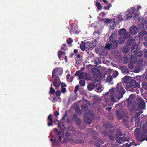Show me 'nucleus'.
I'll list each match as a JSON object with an SVG mask.
<instances>
[{"label": "nucleus", "mask_w": 147, "mask_h": 147, "mask_svg": "<svg viewBox=\"0 0 147 147\" xmlns=\"http://www.w3.org/2000/svg\"><path fill=\"white\" fill-rule=\"evenodd\" d=\"M127 77L125 76L124 78V82L127 83L126 87L127 88H130V90L132 92L136 91L137 88L140 87V85L139 83L136 82V80L134 79H131L130 81L128 79H127Z\"/></svg>", "instance_id": "f257e3e1"}, {"label": "nucleus", "mask_w": 147, "mask_h": 147, "mask_svg": "<svg viewBox=\"0 0 147 147\" xmlns=\"http://www.w3.org/2000/svg\"><path fill=\"white\" fill-rule=\"evenodd\" d=\"M115 135L114 136V134L113 133L109 134L108 137L109 140H113L115 137L116 142H118L120 144L127 141V139L124 136H123L120 132H117Z\"/></svg>", "instance_id": "f03ea898"}, {"label": "nucleus", "mask_w": 147, "mask_h": 147, "mask_svg": "<svg viewBox=\"0 0 147 147\" xmlns=\"http://www.w3.org/2000/svg\"><path fill=\"white\" fill-rule=\"evenodd\" d=\"M116 88V92L115 93L114 92V95L116 98L117 99L118 101H119L123 98V95L125 92V91L122 84L120 83L117 84Z\"/></svg>", "instance_id": "7ed1b4c3"}, {"label": "nucleus", "mask_w": 147, "mask_h": 147, "mask_svg": "<svg viewBox=\"0 0 147 147\" xmlns=\"http://www.w3.org/2000/svg\"><path fill=\"white\" fill-rule=\"evenodd\" d=\"M114 88H113L110 89L109 92L104 95L103 101L106 102H108L110 100L111 102H116V101L114 96Z\"/></svg>", "instance_id": "20e7f679"}, {"label": "nucleus", "mask_w": 147, "mask_h": 147, "mask_svg": "<svg viewBox=\"0 0 147 147\" xmlns=\"http://www.w3.org/2000/svg\"><path fill=\"white\" fill-rule=\"evenodd\" d=\"M63 72L62 69L60 67H56L54 68L53 71L52 78H53L54 76L56 77L58 76L61 74Z\"/></svg>", "instance_id": "39448f33"}, {"label": "nucleus", "mask_w": 147, "mask_h": 147, "mask_svg": "<svg viewBox=\"0 0 147 147\" xmlns=\"http://www.w3.org/2000/svg\"><path fill=\"white\" fill-rule=\"evenodd\" d=\"M60 83H61L59 78L57 76L55 77L53 82V84L56 89H58L59 87Z\"/></svg>", "instance_id": "423d86ee"}, {"label": "nucleus", "mask_w": 147, "mask_h": 147, "mask_svg": "<svg viewBox=\"0 0 147 147\" xmlns=\"http://www.w3.org/2000/svg\"><path fill=\"white\" fill-rule=\"evenodd\" d=\"M138 107L139 108L144 109L145 107V103L144 100L141 97L138 100Z\"/></svg>", "instance_id": "0eeeda50"}, {"label": "nucleus", "mask_w": 147, "mask_h": 147, "mask_svg": "<svg viewBox=\"0 0 147 147\" xmlns=\"http://www.w3.org/2000/svg\"><path fill=\"white\" fill-rule=\"evenodd\" d=\"M137 61V59L136 58L135 56L133 54L131 55V57L129 59V62L131 64V66H129V67L130 69H132L133 68L132 65L135 63Z\"/></svg>", "instance_id": "6e6552de"}, {"label": "nucleus", "mask_w": 147, "mask_h": 147, "mask_svg": "<svg viewBox=\"0 0 147 147\" xmlns=\"http://www.w3.org/2000/svg\"><path fill=\"white\" fill-rule=\"evenodd\" d=\"M87 76L88 74L86 73L82 72L79 75V78L80 79H84L88 80H91L92 78H88Z\"/></svg>", "instance_id": "1a4fd4ad"}, {"label": "nucleus", "mask_w": 147, "mask_h": 147, "mask_svg": "<svg viewBox=\"0 0 147 147\" xmlns=\"http://www.w3.org/2000/svg\"><path fill=\"white\" fill-rule=\"evenodd\" d=\"M139 39L138 38L137 36H135L133 38H131L129 39H128L126 42L127 45L129 46L131 45L132 43L134 44L136 43V40H138Z\"/></svg>", "instance_id": "9d476101"}, {"label": "nucleus", "mask_w": 147, "mask_h": 147, "mask_svg": "<svg viewBox=\"0 0 147 147\" xmlns=\"http://www.w3.org/2000/svg\"><path fill=\"white\" fill-rule=\"evenodd\" d=\"M120 69L122 73L124 74H128L129 73V70L128 68L125 66H122L120 67Z\"/></svg>", "instance_id": "9b49d317"}, {"label": "nucleus", "mask_w": 147, "mask_h": 147, "mask_svg": "<svg viewBox=\"0 0 147 147\" xmlns=\"http://www.w3.org/2000/svg\"><path fill=\"white\" fill-rule=\"evenodd\" d=\"M53 115L52 114H50L48 117V120H49L50 122H49L48 123L47 125L49 126L53 125V123L55 121L53 122L52 119V116Z\"/></svg>", "instance_id": "f8f14e48"}, {"label": "nucleus", "mask_w": 147, "mask_h": 147, "mask_svg": "<svg viewBox=\"0 0 147 147\" xmlns=\"http://www.w3.org/2000/svg\"><path fill=\"white\" fill-rule=\"evenodd\" d=\"M138 46L137 44L135 43L134 44V45L131 47V51L132 53H134L136 51H138Z\"/></svg>", "instance_id": "ddd939ff"}, {"label": "nucleus", "mask_w": 147, "mask_h": 147, "mask_svg": "<svg viewBox=\"0 0 147 147\" xmlns=\"http://www.w3.org/2000/svg\"><path fill=\"white\" fill-rule=\"evenodd\" d=\"M130 33L132 34H136L137 33L138 28L136 26L131 27L130 29Z\"/></svg>", "instance_id": "4468645a"}, {"label": "nucleus", "mask_w": 147, "mask_h": 147, "mask_svg": "<svg viewBox=\"0 0 147 147\" xmlns=\"http://www.w3.org/2000/svg\"><path fill=\"white\" fill-rule=\"evenodd\" d=\"M116 114L118 118L119 119H122L124 118V116L120 112L119 110H117L115 111Z\"/></svg>", "instance_id": "2eb2a0df"}, {"label": "nucleus", "mask_w": 147, "mask_h": 147, "mask_svg": "<svg viewBox=\"0 0 147 147\" xmlns=\"http://www.w3.org/2000/svg\"><path fill=\"white\" fill-rule=\"evenodd\" d=\"M103 127L106 130H108L109 128H111L113 127L111 123L109 122L105 123L103 125Z\"/></svg>", "instance_id": "dca6fc26"}, {"label": "nucleus", "mask_w": 147, "mask_h": 147, "mask_svg": "<svg viewBox=\"0 0 147 147\" xmlns=\"http://www.w3.org/2000/svg\"><path fill=\"white\" fill-rule=\"evenodd\" d=\"M134 53V55L136 57L138 58H140L143 55V53L142 51L140 52H138V51H136Z\"/></svg>", "instance_id": "f3484780"}, {"label": "nucleus", "mask_w": 147, "mask_h": 147, "mask_svg": "<svg viewBox=\"0 0 147 147\" xmlns=\"http://www.w3.org/2000/svg\"><path fill=\"white\" fill-rule=\"evenodd\" d=\"M95 86V84L92 83L89 84L87 86L88 90L89 91L92 90Z\"/></svg>", "instance_id": "a211bd4d"}, {"label": "nucleus", "mask_w": 147, "mask_h": 147, "mask_svg": "<svg viewBox=\"0 0 147 147\" xmlns=\"http://www.w3.org/2000/svg\"><path fill=\"white\" fill-rule=\"evenodd\" d=\"M111 43H112V44L114 49H116L119 43L118 41L117 40H115Z\"/></svg>", "instance_id": "6ab92c4d"}, {"label": "nucleus", "mask_w": 147, "mask_h": 147, "mask_svg": "<svg viewBox=\"0 0 147 147\" xmlns=\"http://www.w3.org/2000/svg\"><path fill=\"white\" fill-rule=\"evenodd\" d=\"M135 136L137 141H141V140H140V132L139 131L135 132Z\"/></svg>", "instance_id": "aec40b11"}, {"label": "nucleus", "mask_w": 147, "mask_h": 147, "mask_svg": "<svg viewBox=\"0 0 147 147\" xmlns=\"http://www.w3.org/2000/svg\"><path fill=\"white\" fill-rule=\"evenodd\" d=\"M64 142L66 143H67L69 141H71V143H73L74 142V140L71 138H69L68 137H67L64 139Z\"/></svg>", "instance_id": "412c9836"}, {"label": "nucleus", "mask_w": 147, "mask_h": 147, "mask_svg": "<svg viewBox=\"0 0 147 147\" xmlns=\"http://www.w3.org/2000/svg\"><path fill=\"white\" fill-rule=\"evenodd\" d=\"M115 34L113 33H112L111 35L109 38V42L111 43L113 42L115 40Z\"/></svg>", "instance_id": "4be33fe9"}, {"label": "nucleus", "mask_w": 147, "mask_h": 147, "mask_svg": "<svg viewBox=\"0 0 147 147\" xmlns=\"http://www.w3.org/2000/svg\"><path fill=\"white\" fill-rule=\"evenodd\" d=\"M105 49L110 50L111 49H113L112 44L109 43H106L105 46Z\"/></svg>", "instance_id": "5701e85b"}, {"label": "nucleus", "mask_w": 147, "mask_h": 147, "mask_svg": "<svg viewBox=\"0 0 147 147\" xmlns=\"http://www.w3.org/2000/svg\"><path fill=\"white\" fill-rule=\"evenodd\" d=\"M85 44L86 43L84 41H82L81 42L80 45V47L82 51H84L85 50V48L86 47L85 46Z\"/></svg>", "instance_id": "b1692460"}, {"label": "nucleus", "mask_w": 147, "mask_h": 147, "mask_svg": "<svg viewBox=\"0 0 147 147\" xmlns=\"http://www.w3.org/2000/svg\"><path fill=\"white\" fill-rule=\"evenodd\" d=\"M63 84V82L61 83V87L62 88L61 90V91L62 93H64L66 92V88L64 87H66V85L65 84H64L63 85H62V84Z\"/></svg>", "instance_id": "393cba45"}, {"label": "nucleus", "mask_w": 147, "mask_h": 147, "mask_svg": "<svg viewBox=\"0 0 147 147\" xmlns=\"http://www.w3.org/2000/svg\"><path fill=\"white\" fill-rule=\"evenodd\" d=\"M128 105V108L129 110L131 112H133L134 111V109L135 108V106L134 104H131V105Z\"/></svg>", "instance_id": "a878e982"}, {"label": "nucleus", "mask_w": 147, "mask_h": 147, "mask_svg": "<svg viewBox=\"0 0 147 147\" xmlns=\"http://www.w3.org/2000/svg\"><path fill=\"white\" fill-rule=\"evenodd\" d=\"M147 129H145L142 131L141 132V138L142 139L144 138L147 135Z\"/></svg>", "instance_id": "bb28decb"}, {"label": "nucleus", "mask_w": 147, "mask_h": 147, "mask_svg": "<svg viewBox=\"0 0 147 147\" xmlns=\"http://www.w3.org/2000/svg\"><path fill=\"white\" fill-rule=\"evenodd\" d=\"M84 120L87 124L90 125L91 124V121L88 117H86L84 118Z\"/></svg>", "instance_id": "cd10ccee"}, {"label": "nucleus", "mask_w": 147, "mask_h": 147, "mask_svg": "<svg viewBox=\"0 0 147 147\" xmlns=\"http://www.w3.org/2000/svg\"><path fill=\"white\" fill-rule=\"evenodd\" d=\"M133 118L135 121L136 123H138L140 122V119L139 116L135 115L134 117H133Z\"/></svg>", "instance_id": "c85d7f7f"}, {"label": "nucleus", "mask_w": 147, "mask_h": 147, "mask_svg": "<svg viewBox=\"0 0 147 147\" xmlns=\"http://www.w3.org/2000/svg\"><path fill=\"white\" fill-rule=\"evenodd\" d=\"M126 30L124 28L120 29L119 32V35H122L126 32Z\"/></svg>", "instance_id": "c756f323"}, {"label": "nucleus", "mask_w": 147, "mask_h": 147, "mask_svg": "<svg viewBox=\"0 0 147 147\" xmlns=\"http://www.w3.org/2000/svg\"><path fill=\"white\" fill-rule=\"evenodd\" d=\"M76 64L78 65L80 64L82 61V58H76Z\"/></svg>", "instance_id": "7c9ffc66"}, {"label": "nucleus", "mask_w": 147, "mask_h": 147, "mask_svg": "<svg viewBox=\"0 0 147 147\" xmlns=\"http://www.w3.org/2000/svg\"><path fill=\"white\" fill-rule=\"evenodd\" d=\"M88 108V105L86 104L82 105L81 106V108L82 111H86Z\"/></svg>", "instance_id": "2f4dec72"}, {"label": "nucleus", "mask_w": 147, "mask_h": 147, "mask_svg": "<svg viewBox=\"0 0 147 147\" xmlns=\"http://www.w3.org/2000/svg\"><path fill=\"white\" fill-rule=\"evenodd\" d=\"M118 41V43H119V44L121 45L125 41V39L123 37L121 36L119 37Z\"/></svg>", "instance_id": "473e14b6"}, {"label": "nucleus", "mask_w": 147, "mask_h": 147, "mask_svg": "<svg viewBox=\"0 0 147 147\" xmlns=\"http://www.w3.org/2000/svg\"><path fill=\"white\" fill-rule=\"evenodd\" d=\"M129 50V48L127 46H124L123 48V50L124 52L126 53Z\"/></svg>", "instance_id": "72a5a7b5"}, {"label": "nucleus", "mask_w": 147, "mask_h": 147, "mask_svg": "<svg viewBox=\"0 0 147 147\" xmlns=\"http://www.w3.org/2000/svg\"><path fill=\"white\" fill-rule=\"evenodd\" d=\"M90 142L91 144H93L94 146H96L97 147H99L100 146V144L98 142H97L94 141H90Z\"/></svg>", "instance_id": "f704fd0d"}, {"label": "nucleus", "mask_w": 147, "mask_h": 147, "mask_svg": "<svg viewBox=\"0 0 147 147\" xmlns=\"http://www.w3.org/2000/svg\"><path fill=\"white\" fill-rule=\"evenodd\" d=\"M136 8L135 7H131L130 9L128 11L129 13H132V14L134 13L136 11Z\"/></svg>", "instance_id": "c9c22d12"}, {"label": "nucleus", "mask_w": 147, "mask_h": 147, "mask_svg": "<svg viewBox=\"0 0 147 147\" xmlns=\"http://www.w3.org/2000/svg\"><path fill=\"white\" fill-rule=\"evenodd\" d=\"M52 84H51V87L50 88V91L49 92L50 95H51L52 94H53L55 92V90L52 87Z\"/></svg>", "instance_id": "e433bc0d"}, {"label": "nucleus", "mask_w": 147, "mask_h": 147, "mask_svg": "<svg viewBox=\"0 0 147 147\" xmlns=\"http://www.w3.org/2000/svg\"><path fill=\"white\" fill-rule=\"evenodd\" d=\"M94 47V46L92 44L91 42L89 44L88 47H86V49H88V50H91L93 49Z\"/></svg>", "instance_id": "4c0bfd02"}, {"label": "nucleus", "mask_w": 147, "mask_h": 147, "mask_svg": "<svg viewBox=\"0 0 147 147\" xmlns=\"http://www.w3.org/2000/svg\"><path fill=\"white\" fill-rule=\"evenodd\" d=\"M142 88L146 90L147 91V82H143L142 84Z\"/></svg>", "instance_id": "58836bf2"}, {"label": "nucleus", "mask_w": 147, "mask_h": 147, "mask_svg": "<svg viewBox=\"0 0 147 147\" xmlns=\"http://www.w3.org/2000/svg\"><path fill=\"white\" fill-rule=\"evenodd\" d=\"M130 13L128 14L125 16V18L127 20H129L131 19L133 16V14L132 13Z\"/></svg>", "instance_id": "ea45409f"}, {"label": "nucleus", "mask_w": 147, "mask_h": 147, "mask_svg": "<svg viewBox=\"0 0 147 147\" xmlns=\"http://www.w3.org/2000/svg\"><path fill=\"white\" fill-rule=\"evenodd\" d=\"M94 63L95 64L98 65L99 63H101V61L99 58L97 57L95 58Z\"/></svg>", "instance_id": "a19ab883"}, {"label": "nucleus", "mask_w": 147, "mask_h": 147, "mask_svg": "<svg viewBox=\"0 0 147 147\" xmlns=\"http://www.w3.org/2000/svg\"><path fill=\"white\" fill-rule=\"evenodd\" d=\"M96 6L97 7V9L100 10L102 8V6L100 5V3L98 2L97 1L96 3Z\"/></svg>", "instance_id": "79ce46f5"}, {"label": "nucleus", "mask_w": 147, "mask_h": 147, "mask_svg": "<svg viewBox=\"0 0 147 147\" xmlns=\"http://www.w3.org/2000/svg\"><path fill=\"white\" fill-rule=\"evenodd\" d=\"M67 43L69 46H71V43L73 42V40L71 38H69L67 40Z\"/></svg>", "instance_id": "37998d69"}, {"label": "nucleus", "mask_w": 147, "mask_h": 147, "mask_svg": "<svg viewBox=\"0 0 147 147\" xmlns=\"http://www.w3.org/2000/svg\"><path fill=\"white\" fill-rule=\"evenodd\" d=\"M138 29L140 30H143L144 28V24L143 23H140L138 26Z\"/></svg>", "instance_id": "c03bdc74"}, {"label": "nucleus", "mask_w": 147, "mask_h": 147, "mask_svg": "<svg viewBox=\"0 0 147 147\" xmlns=\"http://www.w3.org/2000/svg\"><path fill=\"white\" fill-rule=\"evenodd\" d=\"M147 33V32L145 30H143L141 32L139 33L138 35L142 36H143Z\"/></svg>", "instance_id": "a18cd8bd"}, {"label": "nucleus", "mask_w": 147, "mask_h": 147, "mask_svg": "<svg viewBox=\"0 0 147 147\" xmlns=\"http://www.w3.org/2000/svg\"><path fill=\"white\" fill-rule=\"evenodd\" d=\"M75 111L79 115H80L82 113V112L80 109L78 107L76 108Z\"/></svg>", "instance_id": "49530a36"}, {"label": "nucleus", "mask_w": 147, "mask_h": 147, "mask_svg": "<svg viewBox=\"0 0 147 147\" xmlns=\"http://www.w3.org/2000/svg\"><path fill=\"white\" fill-rule=\"evenodd\" d=\"M124 36L123 37V38L124 39H127L129 36V33L128 32H126L124 34Z\"/></svg>", "instance_id": "de8ad7c7"}, {"label": "nucleus", "mask_w": 147, "mask_h": 147, "mask_svg": "<svg viewBox=\"0 0 147 147\" xmlns=\"http://www.w3.org/2000/svg\"><path fill=\"white\" fill-rule=\"evenodd\" d=\"M119 73L117 71H115L113 72L112 75V76L114 78H115L118 76Z\"/></svg>", "instance_id": "09e8293b"}, {"label": "nucleus", "mask_w": 147, "mask_h": 147, "mask_svg": "<svg viewBox=\"0 0 147 147\" xmlns=\"http://www.w3.org/2000/svg\"><path fill=\"white\" fill-rule=\"evenodd\" d=\"M123 122L124 123V125L126 127H127L128 125V122L127 120L126 119H124L123 120Z\"/></svg>", "instance_id": "8fccbe9b"}, {"label": "nucleus", "mask_w": 147, "mask_h": 147, "mask_svg": "<svg viewBox=\"0 0 147 147\" xmlns=\"http://www.w3.org/2000/svg\"><path fill=\"white\" fill-rule=\"evenodd\" d=\"M79 84L82 86H83L85 85V82L84 80H80L79 81Z\"/></svg>", "instance_id": "3c124183"}, {"label": "nucleus", "mask_w": 147, "mask_h": 147, "mask_svg": "<svg viewBox=\"0 0 147 147\" xmlns=\"http://www.w3.org/2000/svg\"><path fill=\"white\" fill-rule=\"evenodd\" d=\"M133 18L135 20H137L139 18V16L138 14L136 13L134 14Z\"/></svg>", "instance_id": "603ef678"}, {"label": "nucleus", "mask_w": 147, "mask_h": 147, "mask_svg": "<svg viewBox=\"0 0 147 147\" xmlns=\"http://www.w3.org/2000/svg\"><path fill=\"white\" fill-rule=\"evenodd\" d=\"M55 95L57 97H58L61 95V92L59 90H57L55 92Z\"/></svg>", "instance_id": "864d4df0"}, {"label": "nucleus", "mask_w": 147, "mask_h": 147, "mask_svg": "<svg viewBox=\"0 0 147 147\" xmlns=\"http://www.w3.org/2000/svg\"><path fill=\"white\" fill-rule=\"evenodd\" d=\"M76 123L78 125H80L81 123V121L80 119H78L76 121Z\"/></svg>", "instance_id": "5fc2aeb1"}, {"label": "nucleus", "mask_w": 147, "mask_h": 147, "mask_svg": "<svg viewBox=\"0 0 147 147\" xmlns=\"http://www.w3.org/2000/svg\"><path fill=\"white\" fill-rule=\"evenodd\" d=\"M111 6L112 5L111 4H109L108 6H104V8L105 10H109Z\"/></svg>", "instance_id": "6e6d98bb"}, {"label": "nucleus", "mask_w": 147, "mask_h": 147, "mask_svg": "<svg viewBox=\"0 0 147 147\" xmlns=\"http://www.w3.org/2000/svg\"><path fill=\"white\" fill-rule=\"evenodd\" d=\"M116 24L115 22H112L111 24V28L114 29L115 28V27L116 26Z\"/></svg>", "instance_id": "4d7b16f0"}, {"label": "nucleus", "mask_w": 147, "mask_h": 147, "mask_svg": "<svg viewBox=\"0 0 147 147\" xmlns=\"http://www.w3.org/2000/svg\"><path fill=\"white\" fill-rule=\"evenodd\" d=\"M138 22H140V23H143V22L144 20V18L143 17H141L140 18L139 17V18L138 20Z\"/></svg>", "instance_id": "13d9d810"}, {"label": "nucleus", "mask_w": 147, "mask_h": 147, "mask_svg": "<svg viewBox=\"0 0 147 147\" xmlns=\"http://www.w3.org/2000/svg\"><path fill=\"white\" fill-rule=\"evenodd\" d=\"M79 85H78L76 86L75 87V89L74 90V92L75 93H76L78 91L79 89Z\"/></svg>", "instance_id": "bf43d9fd"}, {"label": "nucleus", "mask_w": 147, "mask_h": 147, "mask_svg": "<svg viewBox=\"0 0 147 147\" xmlns=\"http://www.w3.org/2000/svg\"><path fill=\"white\" fill-rule=\"evenodd\" d=\"M144 38L146 40L144 42V44L145 47H147V35L144 36Z\"/></svg>", "instance_id": "052dcab7"}, {"label": "nucleus", "mask_w": 147, "mask_h": 147, "mask_svg": "<svg viewBox=\"0 0 147 147\" xmlns=\"http://www.w3.org/2000/svg\"><path fill=\"white\" fill-rule=\"evenodd\" d=\"M113 78L111 76H109L107 78V80L108 82H110L112 81Z\"/></svg>", "instance_id": "680f3d73"}, {"label": "nucleus", "mask_w": 147, "mask_h": 147, "mask_svg": "<svg viewBox=\"0 0 147 147\" xmlns=\"http://www.w3.org/2000/svg\"><path fill=\"white\" fill-rule=\"evenodd\" d=\"M132 99L129 97L127 100L128 105H131L132 103Z\"/></svg>", "instance_id": "e2e57ef3"}, {"label": "nucleus", "mask_w": 147, "mask_h": 147, "mask_svg": "<svg viewBox=\"0 0 147 147\" xmlns=\"http://www.w3.org/2000/svg\"><path fill=\"white\" fill-rule=\"evenodd\" d=\"M96 139L98 142L101 143L102 144H104V142L101 139L99 138H96Z\"/></svg>", "instance_id": "0e129e2a"}, {"label": "nucleus", "mask_w": 147, "mask_h": 147, "mask_svg": "<svg viewBox=\"0 0 147 147\" xmlns=\"http://www.w3.org/2000/svg\"><path fill=\"white\" fill-rule=\"evenodd\" d=\"M78 115L76 113L74 114L73 115V119H78Z\"/></svg>", "instance_id": "69168bd1"}, {"label": "nucleus", "mask_w": 147, "mask_h": 147, "mask_svg": "<svg viewBox=\"0 0 147 147\" xmlns=\"http://www.w3.org/2000/svg\"><path fill=\"white\" fill-rule=\"evenodd\" d=\"M92 44L93 45L94 47H95L97 44V41L96 40H94L91 42Z\"/></svg>", "instance_id": "338daca9"}, {"label": "nucleus", "mask_w": 147, "mask_h": 147, "mask_svg": "<svg viewBox=\"0 0 147 147\" xmlns=\"http://www.w3.org/2000/svg\"><path fill=\"white\" fill-rule=\"evenodd\" d=\"M144 56L145 57L147 58V49L144 50Z\"/></svg>", "instance_id": "774afa93"}]
</instances>
